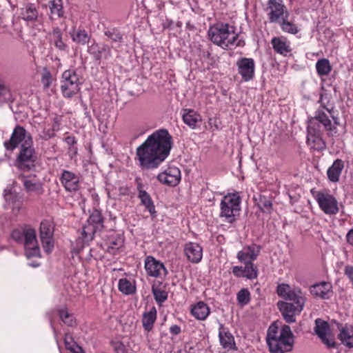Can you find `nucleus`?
<instances>
[{
  "label": "nucleus",
  "mask_w": 353,
  "mask_h": 353,
  "mask_svg": "<svg viewBox=\"0 0 353 353\" xmlns=\"http://www.w3.org/2000/svg\"><path fill=\"white\" fill-rule=\"evenodd\" d=\"M172 137L165 129L156 130L136 149L139 166L143 170L157 168L172 148Z\"/></svg>",
  "instance_id": "f257e3e1"
},
{
  "label": "nucleus",
  "mask_w": 353,
  "mask_h": 353,
  "mask_svg": "<svg viewBox=\"0 0 353 353\" xmlns=\"http://www.w3.org/2000/svg\"><path fill=\"white\" fill-rule=\"evenodd\" d=\"M277 294L286 301H279L277 306L287 323L296 321L295 315L299 314L303 310L305 298L299 288L292 289L288 284H280L277 286Z\"/></svg>",
  "instance_id": "f03ea898"
},
{
  "label": "nucleus",
  "mask_w": 353,
  "mask_h": 353,
  "mask_svg": "<svg viewBox=\"0 0 353 353\" xmlns=\"http://www.w3.org/2000/svg\"><path fill=\"white\" fill-rule=\"evenodd\" d=\"M208 33L213 43L225 50L245 45V42L239 39L235 27L227 23L220 22L210 26Z\"/></svg>",
  "instance_id": "7ed1b4c3"
},
{
  "label": "nucleus",
  "mask_w": 353,
  "mask_h": 353,
  "mask_svg": "<svg viewBox=\"0 0 353 353\" xmlns=\"http://www.w3.org/2000/svg\"><path fill=\"white\" fill-rule=\"evenodd\" d=\"M266 341L271 353H285L292 348L293 334L288 325H283L279 332L278 327L272 324L268 328Z\"/></svg>",
  "instance_id": "20e7f679"
},
{
  "label": "nucleus",
  "mask_w": 353,
  "mask_h": 353,
  "mask_svg": "<svg viewBox=\"0 0 353 353\" xmlns=\"http://www.w3.org/2000/svg\"><path fill=\"white\" fill-rule=\"evenodd\" d=\"M240 204L241 198L237 192L226 194L221 201L220 216L225 218L228 223H233L239 215Z\"/></svg>",
  "instance_id": "39448f33"
},
{
  "label": "nucleus",
  "mask_w": 353,
  "mask_h": 353,
  "mask_svg": "<svg viewBox=\"0 0 353 353\" xmlns=\"http://www.w3.org/2000/svg\"><path fill=\"white\" fill-rule=\"evenodd\" d=\"M83 78L74 69L65 70L61 79V90L65 98H72L80 91Z\"/></svg>",
  "instance_id": "423d86ee"
},
{
  "label": "nucleus",
  "mask_w": 353,
  "mask_h": 353,
  "mask_svg": "<svg viewBox=\"0 0 353 353\" xmlns=\"http://www.w3.org/2000/svg\"><path fill=\"white\" fill-rule=\"evenodd\" d=\"M319 208L327 215H335L339 211V203L330 190H324L317 192L311 190Z\"/></svg>",
  "instance_id": "0eeeda50"
},
{
  "label": "nucleus",
  "mask_w": 353,
  "mask_h": 353,
  "mask_svg": "<svg viewBox=\"0 0 353 353\" xmlns=\"http://www.w3.org/2000/svg\"><path fill=\"white\" fill-rule=\"evenodd\" d=\"M34 150L32 148V141L30 139L26 143H22L21 150L17 158L15 165L23 171L30 170L34 167Z\"/></svg>",
  "instance_id": "6e6552de"
},
{
  "label": "nucleus",
  "mask_w": 353,
  "mask_h": 353,
  "mask_svg": "<svg viewBox=\"0 0 353 353\" xmlns=\"http://www.w3.org/2000/svg\"><path fill=\"white\" fill-rule=\"evenodd\" d=\"M265 10L271 23H278L284 17H289V12L283 0H268Z\"/></svg>",
  "instance_id": "1a4fd4ad"
},
{
  "label": "nucleus",
  "mask_w": 353,
  "mask_h": 353,
  "mask_svg": "<svg viewBox=\"0 0 353 353\" xmlns=\"http://www.w3.org/2000/svg\"><path fill=\"white\" fill-rule=\"evenodd\" d=\"M23 239L26 255L28 258L38 256L40 254L36 232L31 228L23 230Z\"/></svg>",
  "instance_id": "9d476101"
},
{
  "label": "nucleus",
  "mask_w": 353,
  "mask_h": 353,
  "mask_svg": "<svg viewBox=\"0 0 353 353\" xmlns=\"http://www.w3.org/2000/svg\"><path fill=\"white\" fill-rule=\"evenodd\" d=\"M18 179L22 182L24 189L28 193L38 196L43 194V184L35 174H20Z\"/></svg>",
  "instance_id": "9b49d317"
},
{
  "label": "nucleus",
  "mask_w": 353,
  "mask_h": 353,
  "mask_svg": "<svg viewBox=\"0 0 353 353\" xmlns=\"http://www.w3.org/2000/svg\"><path fill=\"white\" fill-rule=\"evenodd\" d=\"M32 141L30 134L27 133L24 128L17 125L14 129L8 141L4 142L3 145L8 150H13L20 143H26L28 140Z\"/></svg>",
  "instance_id": "f8f14e48"
},
{
  "label": "nucleus",
  "mask_w": 353,
  "mask_h": 353,
  "mask_svg": "<svg viewBox=\"0 0 353 353\" xmlns=\"http://www.w3.org/2000/svg\"><path fill=\"white\" fill-rule=\"evenodd\" d=\"M53 227L50 221L44 220L40 224V239L44 250L50 253L54 248Z\"/></svg>",
  "instance_id": "ddd939ff"
},
{
  "label": "nucleus",
  "mask_w": 353,
  "mask_h": 353,
  "mask_svg": "<svg viewBox=\"0 0 353 353\" xmlns=\"http://www.w3.org/2000/svg\"><path fill=\"white\" fill-rule=\"evenodd\" d=\"M238 72L244 81H249L254 78L255 63L252 58H241L236 63Z\"/></svg>",
  "instance_id": "4468645a"
},
{
  "label": "nucleus",
  "mask_w": 353,
  "mask_h": 353,
  "mask_svg": "<svg viewBox=\"0 0 353 353\" xmlns=\"http://www.w3.org/2000/svg\"><path fill=\"white\" fill-rule=\"evenodd\" d=\"M307 143L312 149L322 151L325 149V142L321 137L320 129L314 125H307Z\"/></svg>",
  "instance_id": "2eb2a0df"
},
{
  "label": "nucleus",
  "mask_w": 353,
  "mask_h": 353,
  "mask_svg": "<svg viewBox=\"0 0 353 353\" xmlns=\"http://www.w3.org/2000/svg\"><path fill=\"white\" fill-rule=\"evenodd\" d=\"M157 179L161 183L176 186L181 181V171L176 167H171L159 174Z\"/></svg>",
  "instance_id": "dca6fc26"
},
{
  "label": "nucleus",
  "mask_w": 353,
  "mask_h": 353,
  "mask_svg": "<svg viewBox=\"0 0 353 353\" xmlns=\"http://www.w3.org/2000/svg\"><path fill=\"white\" fill-rule=\"evenodd\" d=\"M145 268L147 274L153 277H160L167 274L164 265L152 256H148L145 261Z\"/></svg>",
  "instance_id": "f3484780"
},
{
  "label": "nucleus",
  "mask_w": 353,
  "mask_h": 353,
  "mask_svg": "<svg viewBox=\"0 0 353 353\" xmlns=\"http://www.w3.org/2000/svg\"><path fill=\"white\" fill-rule=\"evenodd\" d=\"M219 339L223 348L228 351H234L237 350L233 335L222 323H219Z\"/></svg>",
  "instance_id": "a211bd4d"
},
{
  "label": "nucleus",
  "mask_w": 353,
  "mask_h": 353,
  "mask_svg": "<svg viewBox=\"0 0 353 353\" xmlns=\"http://www.w3.org/2000/svg\"><path fill=\"white\" fill-rule=\"evenodd\" d=\"M330 115L327 114L325 111L321 109H318L315 112L314 117H311L308 120V125H314L316 127V122L323 125L326 131L332 132L336 129V125L335 123L333 125L330 119Z\"/></svg>",
  "instance_id": "6ab92c4d"
},
{
  "label": "nucleus",
  "mask_w": 353,
  "mask_h": 353,
  "mask_svg": "<svg viewBox=\"0 0 353 353\" xmlns=\"http://www.w3.org/2000/svg\"><path fill=\"white\" fill-rule=\"evenodd\" d=\"M60 181L66 191L76 192L79 189V177L69 170H63Z\"/></svg>",
  "instance_id": "aec40b11"
},
{
  "label": "nucleus",
  "mask_w": 353,
  "mask_h": 353,
  "mask_svg": "<svg viewBox=\"0 0 353 353\" xmlns=\"http://www.w3.org/2000/svg\"><path fill=\"white\" fill-rule=\"evenodd\" d=\"M184 254L189 261L198 263L203 257V248L197 243L188 242L184 246Z\"/></svg>",
  "instance_id": "412c9836"
},
{
  "label": "nucleus",
  "mask_w": 353,
  "mask_h": 353,
  "mask_svg": "<svg viewBox=\"0 0 353 353\" xmlns=\"http://www.w3.org/2000/svg\"><path fill=\"white\" fill-rule=\"evenodd\" d=\"M314 331L316 335L322 340L327 347H332L335 346V342L332 339L327 337L329 331L328 323L321 319H317L315 321Z\"/></svg>",
  "instance_id": "4be33fe9"
},
{
  "label": "nucleus",
  "mask_w": 353,
  "mask_h": 353,
  "mask_svg": "<svg viewBox=\"0 0 353 353\" xmlns=\"http://www.w3.org/2000/svg\"><path fill=\"white\" fill-rule=\"evenodd\" d=\"M274 51L283 57L290 54L292 48L290 42L285 37H274L270 41Z\"/></svg>",
  "instance_id": "5701e85b"
},
{
  "label": "nucleus",
  "mask_w": 353,
  "mask_h": 353,
  "mask_svg": "<svg viewBox=\"0 0 353 353\" xmlns=\"http://www.w3.org/2000/svg\"><path fill=\"white\" fill-rule=\"evenodd\" d=\"M260 252V247L256 244H252L244 247L237 253L236 257L241 262L249 263L254 261Z\"/></svg>",
  "instance_id": "b1692460"
},
{
  "label": "nucleus",
  "mask_w": 353,
  "mask_h": 353,
  "mask_svg": "<svg viewBox=\"0 0 353 353\" xmlns=\"http://www.w3.org/2000/svg\"><path fill=\"white\" fill-rule=\"evenodd\" d=\"M190 312L192 315L197 320L204 321L209 316L210 309L203 301H199L192 305Z\"/></svg>",
  "instance_id": "393cba45"
},
{
  "label": "nucleus",
  "mask_w": 353,
  "mask_h": 353,
  "mask_svg": "<svg viewBox=\"0 0 353 353\" xmlns=\"http://www.w3.org/2000/svg\"><path fill=\"white\" fill-rule=\"evenodd\" d=\"M343 168V161L341 159L335 160L332 165L327 169V175L328 179L334 183L338 182Z\"/></svg>",
  "instance_id": "a878e982"
},
{
  "label": "nucleus",
  "mask_w": 353,
  "mask_h": 353,
  "mask_svg": "<svg viewBox=\"0 0 353 353\" xmlns=\"http://www.w3.org/2000/svg\"><path fill=\"white\" fill-rule=\"evenodd\" d=\"M332 285L330 283L323 281L311 286L310 293L315 296L326 299L329 297Z\"/></svg>",
  "instance_id": "bb28decb"
},
{
  "label": "nucleus",
  "mask_w": 353,
  "mask_h": 353,
  "mask_svg": "<svg viewBox=\"0 0 353 353\" xmlns=\"http://www.w3.org/2000/svg\"><path fill=\"white\" fill-rule=\"evenodd\" d=\"M20 15L26 21L33 22L37 19L39 12L35 4L28 3L21 9Z\"/></svg>",
  "instance_id": "cd10ccee"
},
{
  "label": "nucleus",
  "mask_w": 353,
  "mask_h": 353,
  "mask_svg": "<svg viewBox=\"0 0 353 353\" xmlns=\"http://www.w3.org/2000/svg\"><path fill=\"white\" fill-rule=\"evenodd\" d=\"M4 198L8 205H10L14 213L19 212L21 208L22 201L16 193L6 189L4 190Z\"/></svg>",
  "instance_id": "c85d7f7f"
},
{
  "label": "nucleus",
  "mask_w": 353,
  "mask_h": 353,
  "mask_svg": "<svg viewBox=\"0 0 353 353\" xmlns=\"http://www.w3.org/2000/svg\"><path fill=\"white\" fill-rule=\"evenodd\" d=\"M319 103L321 107L325 110L327 112L334 120V123L336 125H339V118L334 115V108L332 104L330 103V96L327 93H321Z\"/></svg>",
  "instance_id": "c756f323"
},
{
  "label": "nucleus",
  "mask_w": 353,
  "mask_h": 353,
  "mask_svg": "<svg viewBox=\"0 0 353 353\" xmlns=\"http://www.w3.org/2000/svg\"><path fill=\"white\" fill-rule=\"evenodd\" d=\"M183 122L191 128L194 129L197 123L201 121L200 114L191 109H185L183 110Z\"/></svg>",
  "instance_id": "7c9ffc66"
},
{
  "label": "nucleus",
  "mask_w": 353,
  "mask_h": 353,
  "mask_svg": "<svg viewBox=\"0 0 353 353\" xmlns=\"http://www.w3.org/2000/svg\"><path fill=\"white\" fill-rule=\"evenodd\" d=\"M157 313L156 308L152 307L148 312L143 314L142 324L145 330L150 332L152 330L157 319Z\"/></svg>",
  "instance_id": "2f4dec72"
},
{
  "label": "nucleus",
  "mask_w": 353,
  "mask_h": 353,
  "mask_svg": "<svg viewBox=\"0 0 353 353\" xmlns=\"http://www.w3.org/2000/svg\"><path fill=\"white\" fill-rule=\"evenodd\" d=\"M339 338L344 345L353 347V327L347 325L341 327Z\"/></svg>",
  "instance_id": "473e14b6"
},
{
  "label": "nucleus",
  "mask_w": 353,
  "mask_h": 353,
  "mask_svg": "<svg viewBox=\"0 0 353 353\" xmlns=\"http://www.w3.org/2000/svg\"><path fill=\"white\" fill-rule=\"evenodd\" d=\"M123 239L120 236H117L115 238L110 239V241L105 244L103 249L107 252L114 255L117 254L119 250L123 246Z\"/></svg>",
  "instance_id": "72a5a7b5"
},
{
  "label": "nucleus",
  "mask_w": 353,
  "mask_h": 353,
  "mask_svg": "<svg viewBox=\"0 0 353 353\" xmlns=\"http://www.w3.org/2000/svg\"><path fill=\"white\" fill-rule=\"evenodd\" d=\"M138 197L141 200V204L145 206L150 215L152 217H155L157 212L150 195L147 192H141L140 194H138Z\"/></svg>",
  "instance_id": "f704fd0d"
},
{
  "label": "nucleus",
  "mask_w": 353,
  "mask_h": 353,
  "mask_svg": "<svg viewBox=\"0 0 353 353\" xmlns=\"http://www.w3.org/2000/svg\"><path fill=\"white\" fill-rule=\"evenodd\" d=\"M288 18V17H284L278 23L281 30L291 34H297L299 31L298 26L293 21H289Z\"/></svg>",
  "instance_id": "c9c22d12"
},
{
  "label": "nucleus",
  "mask_w": 353,
  "mask_h": 353,
  "mask_svg": "<svg viewBox=\"0 0 353 353\" xmlns=\"http://www.w3.org/2000/svg\"><path fill=\"white\" fill-rule=\"evenodd\" d=\"M316 69L319 76H325L330 72L332 67L328 59H321L316 63Z\"/></svg>",
  "instance_id": "e433bc0d"
},
{
  "label": "nucleus",
  "mask_w": 353,
  "mask_h": 353,
  "mask_svg": "<svg viewBox=\"0 0 353 353\" xmlns=\"http://www.w3.org/2000/svg\"><path fill=\"white\" fill-rule=\"evenodd\" d=\"M64 343L65 348L71 353H85L82 347L77 344L73 338L68 334L65 335Z\"/></svg>",
  "instance_id": "4c0bfd02"
},
{
  "label": "nucleus",
  "mask_w": 353,
  "mask_h": 353,
  "mask_svg": "<svg viewBox=\"0 0 353 353\" xmlns=\"http://www.w3.org/2000/svg\"><path fill=\"white\" fill-rule=\"evenodd\" d=\"M71 36L73 41L81 45L88 43L90 39V36L85 30H77Z\"/></svg>",
  "instance_id": "58836bf2"
},
{
  "label": "nucleus",
  "mask_w": 353,
  "mask_h": 353,
  "mask_svg": "<svg viewBox=\"0 0 353 353\" xmlns=\"http://www.w3.org/2000/svg\"><path fill=\"white\" fill-rule=\"evenodd\" d=\"M112 57V47L109 45L101 43V48H99V54H97L95 60H109Z\"/></svg>",
  "instance_id": "ea45409f"
},
{
  "label": "nucleus",
  "mask_w": 353,
  "mask_h": 353,
  "mask_svg": "<svg viewBox=\"0 0 353 353\" xmlns=\"http://www.w3.org/2000/svg\"><path fill=\"white\" fill-rule=\"evenodd\" d=\"M119 290L125 294H132L136 290L135 285L127 279H121L118 284Z\"/></svg>",
  "instance_id": "a19ab883"
},
{
  "label": "nucleus",
  "mask_w": 353,
  "mask_h": 353,
  "mask_svg": "<svg viewBox=\"0 0 353 353\" xmlns=\"http://www.w3.org/2000/svg\"><path fill=\"white\" fill-rule=\"evenodd\" d=\"M54 46L60 50H66L68 46L62 39V33L59 28H54L52 31Z\"/></svg>",
  "instance_id": "79ce46f5"
},
{
  "label": "nucleus",
  "mask_w": 353,
  "mask_h": 353,
  "mask_svg": "<svg viewBox=\"0 0 353 353\" xmlns=\"http://www.w3.org/2000/svg\"><path fill=\"white\" fill-rule=\"evenodd\" d=\"M98 230L96 226L88 223L82 228V236L84 241H89L93 239L94 233Z\"/></svg>",
  "instance_id": "37998d69"
},
{
  "label": "nucleus",
  "mask_w": 353,
  "mask_h": 353,
  "mask_svg": "<svg viewBox=\"0 0 353 353\" xmlns=\"http://www.w3.org/2000/svg\"><path fill=\"white\" fill-rule=\"evenodd\" d=\"M244 263H245V267L243 269L244 277H246L248 279H256L258 276L257 268L254 265L252 262Z\"/></svg>",
  "instance_id": "c03bdc74"
},
{
  "label": "nucleus",
  "mask_w": 353,
  "mask_h": 353,
  "mask_svg": "<svg viewBox=\"0 0 353 353\" xmlns=\"http://www.w3.org/2000/svg\"><path fill=\"white\" fill-rule=\"evenodd\" d=\"M50 9L52 14L61 17L63 15V6L61 0H50Z\"/></svg>",
  "instance_id": "a18cd8bd"
},
{
  "label": "nucleus",
  "mask_w": 353,
  "mask_h": 353,
  "mask_svg": "<svg viewBox=\"0 0 353 353\" xmlns=\"http://www.w3.org/2000/svg\"><path fill=\"white\" fill-rule=\"evenodd\" d=\"M88 223L92 224L98 229L103 226V218L101 212L99 210H94L90 214Z\"/></svg>",
  "instance_id": "49530a36"
},
{
  "label": "nucleus",
  "mask_w": 353,
  "mask_h": 353,
  "mask_svg": "<svg viewBox=\"0 0 353 353\" xmlns=\"http://www.w3.org/2000/svg\"><path fill=\"white\" fill-rule=\"evenodd\" d=\"M236 299L241 306L247 305L250 301V293L248 289L243 288L238 293Z\"/></svg>",
  "instance_id": "de8ad7c7"
},
{
  "label": "nucleus",
  "mask_w": 353,
  "mask_h": 353,
  "mask_svg": "<svg viewBox=\"0 0 353 353\" xmlns=\"http://www.w3.org/2000/svg\"><path fill=\"white\" fill-rule=\"evenodd\" d=\"M59 314L62 321L68 326H72L75 323L72 314H70L66 309L59 310Z\"/></svg>",
  "instance_id": "09e8293b"
},
{
  "label": "nucleus",
  "mask_w": 353,
  "mask_h": 353,
  "mask_svg": "<svg viewBox=\"0 0 353 353\" xmlns=\"http://www.w3.org/2000/svg\"><path fill=\"white\" fill-rule=\"evenodd\" d=\"M104 34L112 42H121L123 41L122 34L117 29L107 30L104 32Z\"/></svg>",
  "instance_id": "8fccbe9b"
},
{
  "label": "nucleus",
  "mask_w": 353,
  "mask_h": 353,
  "mask_svg": "<svg viewBox=\"0 0 353 353\" xmlns=\"http://www.w3.org/2000/svg\"><path fill=\"white\" fill-rule=\"evenodd\" d=\"M11 99L10 89L3 83L0 82V103H6Z\"/></svg>",
  "instance_id": "3c124183"
},
{
  "label": "nucleus",
  "mask_w": 353,
  "mask_h": 353,
  "mask_svg": "<svg viewBox=\"0 0 353 353\" xmlns=\"http://www.w3.org/2000/svg\"><path fill=\"white\" fill-rule=\"evenodd\" d=\"M152 292L154 299L158 303L161 304L168 299V293L165 290L153 288Z\"/></svg>",
  "instance_id": "603ef678"
},
{
  "label": "nucleus",
  "mask_w": 353,
  "mask_h": 353,
  "mask_svg": "<svg viewBox=\"0 0 353 353\" xmlns=\"http://www.w3.org/2000/svg\"><path fill=\"white\" fill-rule=\"evenodd\" d=\"M41 81L44 89H48L52 85L54 79L50 72L47 70H45L44 72L42 73Z\"/></svg>",
  "instance_id": "864d4df0"
},
{
  "label": "nucleus",
  "mask_w": 353,
  "mask_h": 353,
  "mask_svg": "<svg viewBox=\"0 0 353 353\" xmlns=\"http://www.w3.org/2000/svg\"><path fill=\"white\" fill-rule=\"evenodd\" d=\"M129 194V188L127 186H121L119 187L117 189L115 188L114 191L112 190V192H109V196H112L114 199H117L118 197H121L123 196H126Z\"/></svg>",
  "instance_id": "5fc2aeb1"
},
{
  "label": "nucleus",
  "mask_w": 353,
  "mask_h": 353,
  "mask_svg": "<svg viewBox=\"0 0 353 353\" xmlns=\"http://www.w3.org/2000/svg\"><path fill=\"white\" fill-rule=\"evenodd\" d=\"M259 206L264 212H270L272 207V201L265 196L260 197Z\"/></svg>",
  "instance_id": "6e6d98bb"
},
{
  "label": "nucleus",
  "mask_w": 353,
  "mask_h": 353,
  "mask_svg": "<svg viewBox=\"0 0 353 353\" xmlns=\"http://www.w3.org/2000/svg\"><path fill=\"white\" fill-rule=\"evenodd\" d=\"M101 43L94 42L88 46V52L95 59L97 54H99V48H101Z\"/></svg>",
  "instance_id": "4d7b16f0"
},
{
  "label": "nucleus",
  "mask_w": 353,
  "mask_h": 353,
  "mask_svg": "<svg viewBox=\"0 0 353 353\" xmlns=\"http://www.w3.org/2000/svg\"><path fill=\"white\" fill-rule=\"evenodd\" d=\"M112 347L116 353H128V350L122 342L115 341L112 343Z\"/></svg>",
  "instance_id": "13d9d810"
},
{
  "label": "nucleus",
  "mask_w": 353,
  "mask_h": 353,
  "mask_svg": "<svg viewBox=\"0 0 353 353\" xmlns=\"http://www.w3.org/2000/svg\"><path fill=\"white\" fill-rule=\"evenodd\" d=\"M243 269L244 268H243L242 266H234L233 268H232V273L234 274V276H238V277H244V271H243Z\"/></svg>",
  "instance_id": "bf43d9fd"
},
{
  "label": "nucleus",
  "mask_w": 353,
  "mask_h": 353,
  "mask_svg": "<svg viewBox=\"0 0 353 353\" xmlns=\"http://www.w3.org/2000/svg\"><path fill=\"white\" fill-rule=\"evenodd\" d=\"M11 235L12 239L19 241L23 238V232H21L19 230H14L12 231Z\"/></svg>",
  "instance_id": "052dcab7"
},
{
  "label": "nucleus",
  "mask_w": 353,
  "mask_h": 353,
  "mask_svg": "<svg viewBox=\"0 0 353 353\" xmlns=\"http://www.w3.org/2000/svg\"><path fill=\"white\" fill-rule=\"evenodd\" d=\"M181 331V329L180 326H179L177 325H172L170 327V332L173 335H178L179 334H180Z\"/></svg>",
  "instance_id": "680f3d73"
},
{
  "label": "nucleus",
  "mask_w": 353,
  "mask_h": 353,
  "mask_svg": "<svg viewBox=\"0 0 353 353\" xmlns=\"http://www.w3.org/2000/svg\"><path fill=\"white\" fill-rule=\"evenodd\" d=\"M65 141L70 146H72V145H74L77 143L74 137H72V136L67 137L65 139Z\"/></svg>",
  "instance_id": "e2e57ef3"
},
{
  "label": "nucleus",
  "mask_w": 353,
  "mask_h": 353,
  "mask_svg": "<svg viewBox=\"0 0 353 353\" xmlns=\"http://www.w3.org/2000/svg\"><path fill=\"white\" fill-rule=\"evenodd\" d=\"M347 241L353 246V229L349 230L346 235Z\"/></svg>",
  "instance_id": "0e129e2a"
},
{
  "label": "nucleus",
  "mask_w": 353,
  "mask_h": 353,
  "mask_svg": "<svg viewBox=\"0 0 353 353\" xmlns=\"http://www.w3.org/2000/svg\"><path fill=\"white\" fill-rule=\"evenodd\" d=\"M137 189L138 190V194H140V192H146L145 190H144V185L143 184L141 183V181H140L139 180H137Z\"/></svg>",
  "instance_id": "69168bd1"
},
{
  "label": "nucleus",
  "mask_w": 353,
  "mask_h": 353,
  "mask_svg": "<svg viewBox=\"0 0 353 353\" xmlns=\"http://www.w3.org/2000/svg\"><path fill=\"white\" fill-rule=\"evenodd\" d=\"M59 119L57 117H56L54 119V123L52 125L53 130H59Z\"/></svg>",
  "instance_id": "338daca9"
}]
</instances>
